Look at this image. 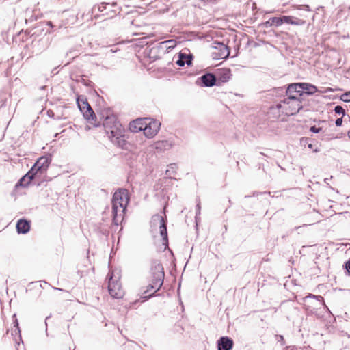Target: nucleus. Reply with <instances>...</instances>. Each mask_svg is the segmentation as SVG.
Wrapping results in <instances>:
<instances>
[{"mask_svg":"<svg viewBox=\"0 0 350 350\" xmlns=\"http://www.w3.org/2000/svg\"><path fill=\"white\" fill-rule=\"evenodd\" d=\"M103 124L112 143L122 149H126L127 143L124 138L125 130L117 120V118L114 115L107 116L104 119Z\"/></svg>","mask_w":350,"mask_h":350,"instance_id":"1","label":"nucleus"},{"mask_svg":"<svg viewBox=\"0 0 350 350\" xmlns=\"http://www.w3.org/2000/svg\"><path fill=\"white\" fill-rule=\"evenodd\" d=\"M129 196L126 189H120L116 191L112 198L113 223L118 226L123 219V213L129 203Z\"/></svg>","mask_w":350,"mask_h":350,"instance_id":"2","label":"nucleus"},{"mask_svg":"<svg viewBox=\"0 0 350 350\" xmlns=\"http://www.w3.org/2000/svg\"><path fill=\"white\" fill-rule=\"evenodd\" d=\"M151 288H160L163 284L165 273L162 264L158 260H152L150 265Z\"/></svg>","mask_w":350,"mask_h":350,"instance_id":"3","label":"nucleus"},{"mask_svg":"<svg viewBox=\"0 0 350 350\" xmlns=\"http://www.w3.org/2000/svg\"><path fill=\"white\" fill-rule=\"evenodd\" d=\"M279 108L284 107L286 113L296 114L302 108L300 100L296 96H290L282 100L278 105Z\"/></svg>","mask_w":350,"mask_h":350,"instance_id":"4","label":"nucleus"},{"mask_svg":"<svg viewBox=\"0 0 350 350\" xmlns=\"http://www.w3.org/2000/svg\"><path fill=\"white\" fill-rule=\"evenodd\" d=\"M215 51L212 53V57L215 59H226L230 55V49L222 42H214Z\"/></svg>","mask_w":350,"mask_h":350,"instance_id":"5","label":"nucleus"},{"mask_svg":"<svg viewBox=\"0 0 350 350\" xmlns=\"http://www.w3.org/2000/svg\"><path fill=\"white\" fill-rule=\"evenodd\" d=\"M152 221L154 222H158L159 224L160 235L162 237L163 245L165 246V248L168 245L167 221L163 217L159 215H154L152 218Z\"/></svg>","mask_w":350,"mask_h":350,"instance_id":"6","label":"nucleus"},{"mask_svg":"<svg viewBox=\"0 0 350 350\" xmlns=\"http://www.w3.org/2000/svg\"><path fill=\"white\" fill-rule=\"evenodd\" d=\"M77 103L79 109L83 113L84 117L88 120H93L96 118L95 113L87 100L79 98Z\"/></svg>","mask_w":350,"mask_h":350,"instance_id":"7","label":"nucleus"},{"mask_svg":"<svg viewBox=\"0 0 350 350\" xmlns=\"http://www.w3.org/2000/svg\"><path fill=\"white\" fill-rule=\"evenodd\" d=\"M51 163V159L48 157H41L38 159L35 164L32 166L31 171L36 174H40L45 172Z\"/></svg>","mask_w":350,"mask_h":350,"instance_id":"8","label":"nucleus"},{"mask_svg":"<svg viewBox=\"0 0 350 350\" xmlns=\"http://www.w3.org/2000/svg\"><path fill=\"white\" fill-rule=\"evenodd\" d=\"M108 290L110 295L113 298L119 299L123 295L120 284L117 280H114L111 275L109 278Z\"/></svg>","mask_w":350,"mask_h":350,"instance_id":"9","label":"nucleus"},{"mask_svg":"<svg viewBox=\"0 0 350 350\" xmlns=\"http://www.w3.org/2000/svg\"><path fill=\"white\" fill-rule=\"evenodd\" d=\"M159 126L160 123L157 121H150L148 123L146 122L144 133L147 137L151 138L158 133Z\"/></svg>","mask_w":350,"mask_h":350,"instance_id":"10","label":"nucleus"},{"mask_svg":"<svg viewBox=\"0 0 350 350\" xmlns=\"http://www.w3.org/2000/svg\"><path fill=\"white\" fill-rule=\"evenodd\" d=\"M174 144V142L170 139L161 140L154 143L152 144V148L157 151V152H162L170 150Z\"/></svg>","mask_w":350,"mask_h":350,"instance_id":"11","label":"nucleus"},{"mask_svg":"<svg viewBox=\"0 0 350 350\" xmlns=\"http://www.w3.org/2000/svg\"><path fill=\"white\" fill-rule=\"evenodd\" d=\"M234 342L232 338L228 336H221L217 340L218 350H231L233 347Z\"/></svg>","mask_w":350,"mask_h":350,"instance_id":"12","label":"nucleus"},{"mask_svg":"<svg viewBox=\"0 0 350 350\" xmlns=\"http://www.w3.org/2000/svg\"><path fill=\"white\" fill-rule=\"evenodd\" d=\"M198 80H200L204 87H213L216 83V77L212 73H206L202 75Z\"/></svg>","mask_w":350,"mask_h":350,"instance_id":"13","label":"nucleus"},{"mask_svg":"<svg viewBox=\"0 0 350 350\" xmlns=\"http://www.w3.org/2000/svg\"><path fill=\"white\" fill-rule=\"evenodd\" d=\"M36 175V174L35 172H32L31 169H30L29 171L16 183V187H18L19 186L26 187L29 185L31 180L35 177Z\"/></svg>","mask_w":350,"mask_h":350,"instance_id":"14","label":"nucleus"},{"mask_svg":"<svg viewBox=\"0 0 350 350\" xmlns=\"http://www.w3.org/2000/svg\"><path fill=\"white\" fill-rule=\"evenodd\" d=\"M302 87L303 83H291L290 84L286 90V95L290 97V96H293V93H297L299 96H302Z\"/></svg>","mask_w":350,"mask_h":350,"instance_id":"15","label":"nucleus"},{"mask_svg":"<svg viewBox=\"0 0 350 350\" xmlns=\"http://www.w3.org/2000/svg\"><path fill=\"white\" fill-rule=\"evenodd\" d=\"M17 232L20 234H26L29 231V222L25 219H21L16 224Z\"/></svg>","mask_w":350,"mask_h":350,"instance_id":"16","label":"nucleus"},{"mask_svg":"<svg viewBox=\"0 0 350 350\" xmlns=\"http://www.w3.org/2000/svg\"><path fill=\"white\" fill-rule=\"evenodd\" d=\"M176 63L179 66H184L185 64L189 66L192 63V57L191 55L180 53L178 55V59Z\"/></svg>","mask_w":350,"mask_h":350,"instance_id":"17","label":"nucleus"},{"mask_svg":"<svg viewBox=\"0 0 350 350\" xmlns=\"http://www.w3.org/2000/svg\"><path fill=\"white\" fill-rule=\"evenodd\" d=\"M146 121L143 119H137L136 120L130 123L129 129L132 132L137 133L143 131Z\"/></svg>","mask_w":350,"mask_h":350,"instance_id":"18","label":"nucleus"},{"mask_svg":"<svg viewBox=\"0 0 350 350\" xmlns=\"http://www.w3.org/2000/svg\"><path fill=\"white\" fill-rule=\"evenodd\" d=\"M284 23L295 25H302L305 24V21L299 19L296 17L283 16Z\"/></svg>","mask_w":350,"mask_h":350,"instance_id":"19","label":"nucleus"},{"mask_svg":"<svg viewBox=\"0 0 350 350\" xmlns=\"http://www.w3.org/2000/svg\"><path fill=\"white\" fill-rule=\"evenodd\" d=\"M317 91L318 89L315 85L307 83H303L302 94L304 93L308 95H312Z\"/></svg>","mask_w":350,"mask_h":350,"instance_id":"20","label":"nucleus"},{"mask_svg":"<svg viewBox=\"0 0 350 350\" xmlns=\"http://www.w3.org/2000/svg\"><path fill=\"white\" fill-rule=\"evenodd\" d=\"M151 285V282L148 284L147 286V289L144 291V295L145 298H149L154 293L157 291H158L160 288H151L150 286Z\"/></svg>","mask_w":350,"mask_h":350,"instance_id":"21","label":"nucleus"},{"mask_svg":"<svg viewBox=\"0 0 350 350\" xmlns=\"http://www.w3.org/2000/svg\"><path fill=\"white\" fill-rule=\"evenodd\" d=\"M10 98V94H7L5 93H2L0 95V108H3L4 107H6L8 100Z\"/></svg>","mask_w":350,"mask_h":350,"instance_id":"22","label":"nucleus"},{"mask_svg":"<svg viewBox=\"0 0 350 350\" xmlns=\"http://www.w3.org/2000/svg\"><path fill=\"white\" fill-rule=\"evenodd\" d=\"M271 20L272 21L273 25H275L276 27L280 26L282 24L284 23L283 16L273 17L271 18Z\"/></svg>","mask_w":350,"mask_h":350,"instance_id":"23","label":"nucleus"},{"mask_svg":"<svg viewBox=\"0 0 350 350\" xmlns=\"http://www.w3.org/2000/svg\"><path fill=\"white\" fill-rule=\"evenodd\" d=\"M230 71L229 69H225L224 71H223V73H222V75H221V80L223 81H227L229 80L230 79Z\"/></svg>","mask_w":350,"mask_h":350,"instance_id":"24","label":"nucleus"},{"mask_svg":"<svg viewBox=\"0 0 350 350\" xmlns=\"http://www.w3.org/2000/svg\"><path fill=\"white\" fill-rule=\"evenodd\" d=\"M334 111L337 114H342V115H345V109H343V107L340 105H337L334 108Z\"/></svg>","mask_w":350,"mask_h":350,"instance_id":"25","label":"nucleus"},{"mask_svg":"<svg viewBox=\"0 0 350 350\" xmlns=\"http://www.w3.org/2000/svg\"><path fill=\"white\" fill-rule=\"evenodd\" d=\"M341 99L344 102H350V92L342 94L341 96Z\"/></svg>","mask_w":350,"mask_h":350,"instance_id":"26","label":"nucleus"},{"mask_svg":"<svg viewBox=\"0 0 350 350\" xmlns=\"http://www.w3.org/2000/svg\"><path fill=\"white\" fill-rule=\"evenodd\" d=\"M310 131L312 133H318L321 131V128L312 126L310 127Z\"/></svg>","mask_w":350,"mask_h":350,"instance_id":"27","label":"nucleus"},{"mask_svg":"<svg viewBox=\"0 0 350 350\" xmlns=\"http://www.w3.org/2000/svg\"><path fill=\"white\" fill-rule=\"evenodd\" d=\"M200 208H201L200 202L199 201L198 202L197 205H196V218H197V216L200 214Z\"/></svg>","mask_w":350,"mask_h":350,"instance_id":"28","label":"nucleus"},{"mask_svg":"<svg viewBox=\"0 0 350 350\" xmlns=\"http://www.w3.org/2000/svg\"><path fill=\"white\" fill-rule=\"evenodd\" d=\"M263 25L267 28L271 27L273 25V23H272V21L271 20V18L269 21L264 23Z\"/></svg>","mask_w":350,"mask_h":350,"instance_id":"29","label":"nucleus"},{"mask_svg":"<svg viewBox=\"0 0 350 350\" xmlns=\"http://www.w3.org/2000/svg\"><path fill=\"white\" fill-rule=\"evenodd\" d=\"M105 9V3H102L100 5H98V10L99 12H103Z\"/></svg>","mask_w":350,"mask_h":350,"instance_id":"30","label":"nucleus"},{"mask_svg":"<svg viewBox=\"0 0 350 350\" xmlns=\"http://www.w3.org/2000/svg\"><path fill=\"white\" fill-rule=\"evenodd\" d=\"M335 124H336V126H340L342 124V118H340L336 119Z\"/></svg>","mask_w":350,"mask_h":350,"instance_id":"31","label":"nucleus"},{"mask_svg":"<svg viewBox=\"0 0 350 350\" xmlns=\"http://www.w3.org/2000/svg\"><path fill=\"white\" fill-rule=\"evenodd\" d=\"M345 268L348 273L350 274V260L347 261L345 265Z\"/></svg>","mask_w":350,"mask_h":350,"instance_id":"32","label":"nucleus"},{"mask_svg":"<svg viewBox=\"0 0 350 350\" xmlns=\"http://www.w3.org/2000/svg\"><path fill=\"white\" fill-rule=\"evenodd\" d=\"M50 317H46V320H45V324H46V326H47V323H46V321L49 319Z\"/></svg>","mask_w":350,"mask_h":350,"instance_id":"33","label":"nucleus"},{"mask_svg":"<svg viewBox=\"0 0 350 350\" xmlns=\"http://www.w3.org/2000/svg\"><path fill=\"white\" fill-rule=\"evenodd\" d=\"M51 113H53V111H48V114H49V116H51Z\"/></svg>","mask_w":350,"mask_h":350,"instance_id":"34","label":"nucleus"},{"mask_svg":"<svg viewBox=\"0 0 350 350\" xmlns=\"http://www.w3.org/2000/svg\"><path fill=\"white\" fill-rule=\"evenodd\" d=\"M15 326H16V327H18V323L17 320H16V321H15Z\"/></svg>","mask_w":350,"mask_h":350,"instance_id":"35","label":"nucleus"},{"mask_svg":"<svg viewBox=\"0 0 350 350\" xmlns=\"http://www.w3.org/2000/svg\"><path fill=\"white\" fill-rule=\"evenodd\" d=\"M347 135H348L349 138H350V131L347 133Z\"/></svg>","mask_w":350,"mask_h":350,"instance_id":"36","label":"nucleus"},{"mask_svg":"<svg viewBox=\"0 0 350 350\" xmlns=\"http://www.w3.org/2000/svg\"><path fill=\"white\" fill-rule=\"evenodd\" d=\"M280 340H284V338H283V336H280Z\"/></svg>","mask_w":350,"mask_h":350,"instance_id":"37","label":"nucleus"},{"mask_svg":"<svg viewBox=\"0 0 350 350\" xmlns=\"http://www.w3.org/2000/svg\"><path fill=\"white\" fill-rule=\"evenodd\" d=\"M49 25L51 26L52 25L51 22H49Z\"/></svg>","mask_w":350,"mask_h":350,"instance_id":"38","label":"nucleus"},{"mask_svg":"<svg viewBox=\"0 0 350 350\" xmlns=\"http://www.w3.org/2000/svg\"><path fill=\"white\" fill-rule=\"evenodd\" d=\"M305 8H308V5H304Z\"/></svg>","mask_w":350,"mask_h":350,"instance_id":"39","label":"nucleus"}]
</instances>
